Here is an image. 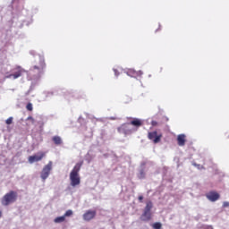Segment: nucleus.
I'll return each mask as SVG.
<instances>
[{"label":"nucleus","instance_id":"7","mask_svg":"<svg viewBox=\"0 0 229 229\" xmlns=\"http://www.w3.org/2000/svg\"><path fill=\"white\" fill-rule=\"evenodd\" d=\"M44 157H46V153L39 152L37 155L30 156L29 162H30V164H35V162H40V160H42V158H44Z\"/></svg>","mask_w":229,"mask_h":229},{"label":"nucleus","instance_id":"20","mask_svg":"<svg viewBox=\"0 0 229 229\" xmlns=\"http://www.w3.org/2000/svg\"><path fill=\"white\" fill-rule=\"evenodd\" d=\"M26 108H27V110H29V112H32L33 105L31 103L27 104Z\"/></svg>","mask_w":229,"mask_h":229},{"label":"nucleus","instance_id":"12","mask_svg":"<svg viewBox=\"0 0 229 229\" xmlns=\"http://www.w3.org/2000/svg\"><path fill=\"white\" fill-rule=\"evenodd\" d=\"M129 124L134 126V128H140V126H142V120L139 118H132Z\"/></svg>","mask_w":229,"mask_h":229},{"label":"nucleus","instance_id":"19","mask_svg":"<svg viewBox=\"0 0 229 229\" xmlns=\"http://www.w3.org/2000/svg\"><path fill=\"white\" fill-rule=\"evenodd\" d=\"M72 216V210L69 209L64 213V218L65 217H71Z\"/></svg>","mask_w":229,"mask_h":229},{"label":"nucleus","instance_id":"15","mask_svg":"<svg viewBox=\"0 0 229 229\" xmlns=\"http://www.w3.org/2000/svg\"><path fill=\"white\" fill-rule=\"evenodd\" d=\"M152 208H153V202L148 201V202H147V204H146V207H145L144 211H145V212H151V209H152Z\"/></svg>","mask_w":229,"mask_h":229},{"label":"nucleus","instance_id":"26","mask_svg":"<svg viewBox=\"0 0 229 229\" xmlns=\"http://www.w3.org/2000/svg\"><path fill=\"white\" fill-rule=\"evenodd\" d=\"M193 165H195V167H199V165L194 163Z\"/></svg>","mask_w":229,"mask_h":229},{"label":"nucleus","instance_id":"10","mask_svg":"<svg viewBox=\"0 0 229 229\" xmlns=\"http://www.w3.org/2000/svg\"><path fill=\"white\" fill-rule=\"evenodd\" d=\"M206 198H208L209 201L214 202L219 199L220 195L216 191H209L208 193L206 194Z\"/></svg>","mask_w":229,"mask_h":229},{"label":"nucleus","instance_id":"2","mask_svg":"<svg viewBox=\"0 0 229 229\" xmlns=\"http://www.w3.org/2000/svg\"><path fill=\"white\" fill-rule=\"evenodd\" d=\"M18 196L17 191H10L1 199V203L4 207H8V205H12V203H15V201H17Z\"/></svg>","mask_w":229,"mask_h":229},{"label":"nucleus","instance_id":"4","mask_svg":"<svg viewBox=\"0 0 229 229\" xmlns=\"http://www.w3.org/2000/svg\"><path fill=\"white\" fill-rule=\"evenodd\" d=\"M51 171H53V161H49L48 164L43 167L40 173V178L42 182H46V180L49 178V175L51 174Z\"/></svg>","mask_w":229,"mask_h":229},{"label":"nucleus","instance_id":"6","mask_svg":"<svg viewBox=\"0 0 229 229\" xmlns=\"http://www.w3.org/2000/svg\"><path fill=\"white\" fill-rule=\"evenodd\" d=\"M14 72L8 75L7 78H13V80H17V78H21L23 72H26V70L22 69L21 66H17L13 69Z\"/></svg>","mask_w":229,"mask_h":229},{"label":"nucleus","instance_id":"16","mask_svg":"<svg viewBox=\"0 0 229 229\" xmlns=\"http://www.w3.org/2000/svg\"><path fill=\"white\" fill-rule=\"evenodd\" d=\"M64 221H65V216H57L55 218L54 222L55 223H64Z\"/></svg>","mask_w":229,"mask_h":229},{"label":"nucleus","instance_id":"22","mask_svg":"<svg viewBox=\"0 0 229 229\" xmlns=\"http://www.w3.org/2000/svg\"><path fill=\"white\" fill-rule=\"evenodd\" d=\"M27 121H31L32 123H35V119L33 117H31V116H29L27 118Z\"/></svg>","mask_w":229,"mask_h":229},{"label":"nucleus","instance_id":"21","mask_svg":"<svg viewBox=\"0 0 229 229\" xmlns=\"http://www.w3.org/2000/svg\"><path fill=\"white\" fill-rule=\"evenodd\" d=\"M6 124H12V123H13V117H9L6 121H5Z\"/></svg>","mask_w":229,"mask_h":229},{"label":"nucleus","instance_id":"8","mask_svg":"<svg viewBox=\"0 0 229 229\" xmlns=\"http://www.w3.org/2000/svg\"><path fill=\"white\" fill-rule=\"evenodd\" d=\"M117 131L119 133H123V135H128L129 133H131L130 123L122 124L120 127L117 128Z\"/></svg>","mask_w":229,"mask_h":229},{"label":"nucleus","instance_id":"28","mask_svg":"<svg viewBox=\"0 0 229 229\" xmlns=\"http://www.w3.org/2000/svg\"><path fill=\"white\" fill-rule=\"evenodd\" d=\"M114 73H115V75L117 76V70H114Z\"/></svg>","mask_w":229,"mask_h":229},{"label":"nucleus","instance_id":"23","mask_svg":"<svg viewBox=\"0 0 229 229\" xmlns=\"http://www.w3.org/2000/svg\"><path fill=\"white\" fill-rule=\"evenodd\" d=\"M151 124H152V126H158V122L157 121H152Z\"/></svg>","mask_w":229,"mask_h":229},{"label":"nucleus","instance_id":"27","mask_svg":"<svg viewBox=\"0 0 229 229\" xmlns=\"http://www.w3.org/2000/svg\"><path fill=\"white\" fill-rule=\"evenodd\" d=\"M2 216H3V212H2V211H0V217H2Z\"/></svg>","mask_w":229,"mask_h":229},{"label":"nucleus","instance_id":"24","mask_svg":"<svg viewBox=\"0 0 229 229\" xmlns=\"http://www.w3.org/2000/svg\"><path fill=\"white\" fill-rule=\"evenodd\" d=\"M139 201H140V203H142L144 197L142 195L138 197Z\"/></svg>","mask_w":229,"mask_h":229},{"label":"nucleus","instance_id":"13","mask_svg":"<svg viewBox=\"0 0 229 229\" xmlns=\"http://www.w3.org/2000/svg\"><path fill=\"white\" fill-rule=\"evenodd\" d=\"M140 220L141 221H150L151 220V213L150 211H144L143 214L140 216Z\"/></svg>","mask_w":229,"mask_h":229},{"label":"nucleus","instance_id":"3","mask_svg":"<svg viewBox=\"0 0 229 229\" xmlns=\"http://www.w3.org/2000/svg\"><path fill=\"white\" fill-rule=\"evenodd\" d=\"M31 71H33V72H36V74H38V78H40V76L44 74V71H46V61L44 60V57L42 56L38 57V64L34 65Z\"/></svg>","mask_w":229,"mask_h":229},{"label":"nucleus","instance_id":"29","mask_svg":"<svg viewBox=\"0 0 229 229\" xmlns=\"http://www.w3.org/2000/svg\"><path fill=\"white\" fill-rule=\"evenodd\" d=\"M166 121H169V118H166Z\"/></svg>","mask_w":229,"mask_h":229},{"label":"nucleus","instance_id":"25","mask_svg":"<svg viewBox=\"0 0 229 229\" xmlns=\"http://www.w3.org/2000/svg\"><path fill=\"white\" fill-rule=\"evenodd\" d=\"M224 207H229V202H224Z\"/></svg>","mask_w":229,"mask_h":229},{"label":"nucleus","instance_id":"9","mask_svg":"<svg viewBox=\"0 0 229 229\" xmlns=\"http://www.w3.org/2000/svg\"><path fill=\"white\" fill-rule=\"evenodd\" d=\"M96 214H97L96 210L89 209V210H87L83 214L82 217H83L84 221H92V219H94V217H96Z\"/></svg>","mask_w":229,"mask_h":229},{"label":"nucleus","instance_id":"5","mask_svg":"<svg viewBox=\"0 0 229 229\" xmlns=\"http://www.w3.org/2000/svg\"><path fill=\"white\" fill-rule=\"evenodd\" d=\"M148 139L149 140H152L154 144H158L160 140H162V133H159L157 131H150L148 133Z\"/></svg>","mask_w":229,"mask_h":229},{"label":"nucleus","instance_id":"17","mask_svg":"<svg viewBox=\"0 0 229 229\" xmlns=\"http://www.w3.org/2000/svg\"><path fill=\"white\" fill-rule=\"evenodd\" d=\"M152 228H154V229H162V224L160 222H156L152 225Z\"/></svg>","mask_w":229,"mask_h":229},{"label":"nucleus","instance_id":"11","mask_svg":"<svg viewBox=\"0 0 229 229\" xmlns=\"http://www.w3.org/2000/svg\"><path fill=\"white\" fill-rule=\"evenodd\" d=\"M185 142H187V136H185V134H179L177 136L178 146H185Z\"/></svg>","mask_w":229,"mask_h":229},{"label":"nucleus","instance_id":"14","mask_svg":"<svg viewBox=\"0 0 229 229\" xmlns=\"http://www.w3.org/2000/svg\"><path fill=\"white\" fill-rule=\"evenodd\" d=\"M53 142L55 144V146H60L62 144V138L60 136H54L52 138Z\"/></svg>","mask_w":229,"mask_h":229},{"label":"nucleus","instance_id":"18","mask_svg":"<svg viewBox=\"0 0 229 229\" xmlns=\"http://www.w3.org/2000/svg\"><path fill=\"white\" fill-rule=\"evenodd\" d=\"M128 76H131V78H135L137 76V72L130 70L127 72Z\"/></svg>","mask_w":229,"mask_h":229},{"label":"nucleus","instance_id":"1","mask_svg":"<svg viewBox=\"0 0 229 229\" xmlns=\"http://www.w3.org/2000/svg\"><path fill=\"white\" fill-rule=\"evenodd\" d=\"M82 165V163H77L70 173V181L72 187H76L77 185H80V183H81V179L80 178V171Z\"/></svg>","mask_w":229,"mask_h":229}]
</instances>
